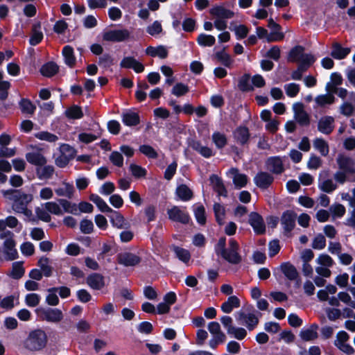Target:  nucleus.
<instances>
[{
	"label": "nucleus",
	"mask_w": 355,
	"mask_h": 355,
	"mask_svg": "<svg viewBox=\"0 0 355 355\" xmlns=\"http://www.w3.org/2000/svg\"><path fill=\"white\" fill-rule=\"evenodd\" d=\"M318 325L316 323L311 324L308 329H302L300 331V336L304 341H311L316 339L318 336L317 330Z\"/></svg>",
	"instance_id": "bb28decb"
},
{
	"label": "nucleus",
	"mask_w": 355,
	"mask_h": 355,
	"mask_svg": "<svg viewBox=\"0 0 355 355\" xmlns=\"http://www.w3.org/2000/svg\"><path fill=\"white\" fill-rule=\"evenodd\" d=\"M65 116L69 119H80L84 114L80 106L73 105L65 110Z\"/></svg>",
	"instance_id": "473e14b6"
},
{
	"label": "nucleus",
	"mask_w": 355,
	"mask_h": 355,
	"mask_svg": "<svg viewBox=\"0 0 355 355\" xmlns=\"http://www.w3.org/2000/svg\"><path fill=\"white\" fill-rule=\"evenodd\" d=\"M44 35L41 31V22H35L32 26L31 35L29 39V43L31 46H36L42 41Z\"/></svg>",
	"instance_id": "412c9836"
},
{
	"label": "nucleus",
	"mask_w": 355,
	"mask_h": 355,
	"mask_svg": "<svg viewBox=\"0 0 355 355\" xmlns=\"http://www.w3.org/2000/svg\"><path fill=\"white\" fill-rule=\"evenodd\" d=\"M212 141L218 149L223 148L227 144V139L225 134L220 132H214L211 136Z\"/></svg>",
	"instance_id": "37998d69"
},
{
	"label": "nucleus",
	"mask_w": 355,
	"mask_h": 355,
	"mask_svg": "<svg viewBox=\"0 0 355 355\" xmlns=\"http://www.w3.org/2000/svg\"><path fill=\"white\" fill-rule=\"evenodd\" d=\"M319 189L323 192L331 193L336 189L337 185L331 179H327L318 184Z\"/></svg>",
	"instance_id": "5fc2aeb1"
},
{
	"label": "nucleus",
	"mask_w": 355,
	"mask_h": 355,
	"mask_svg": "<svg viewBox=\"0 0 355 355\" xmlns=\"http://www.w3.org/2000/svg\"><path fill=\"white\" fill-rule=\"evenodd\" d=\"M268 27L271 31L269 37H268V42H278L284 38V34L281 32L282 26L276 23L272 18L268 19Z\"/></svg>",
	"instance_id": "f8f14e48"
},
{
	"label": "nucleus",
	"mask_w": 355,
	"mask_h": 355,
	"mask_svg": "<svg viewBox=\"0 0 355 355\" xmlns=\"http://www.w3.org/2000/svg\"><path fill=\"white\" fill-rule=\"evenodd\" d=\"M130 171L135 178H144L146 175V168L136 164H131L129 167Z\"/></svg>",
	"instance_id": "864d4df0"
},
{
	"label": "nucleus",
	"mask_w": 355,
	"mask_h": 355,
	"mask_svg": "<svg viewBox=\"0 0 355 355\" xmlns=\"http://www.w3.org/2000/svg\"><path fill=\"white\" fill-rule=\"evenodd\" d=\"M316 58L313 54L304 53L299 61L298 66H300V69H302L303 68L307 71L309 68L313 64Z\"/></svg>",
	"instance_id": "c9c22d12"
},
{
	"label": "nucleus",
	"mask_w": 355,
	"mask_h": 355,
	"mask_svg": "<svg viewBox=\"0 0 355 355\" xmlns=\"http://www.w3.org/2000/svg\"><path fill=\"white\" fill-rule=\"evenodd\" d=\"M295 119L301 126H307L310 124L309 116L305 110L295 115Z\"/></svg>",
	"instance_id": "774afa93"
},
{
	"label": "nucleus",
	"mask_w": 355,
	"mask_h": 355,
	"mask_svg": "<svg viewBox=\"0 0 355 355\" xmlns=\"http://www.w3.org/2000/svg\"><path fill=\"white\" fill-rule=\"evenodd\" d=\"M130 37V33L127 29L110 30L104 33L103 38L105 41L109 42H123L128 40Z\"/></svg>",
	"instance_id": "0eeeda50"
},
{
	"label": "nucleus",
	"mask_w": 355,
	"mask_h": 355,
	"mask_svg": "<svg viewBox=\"0 0 355 355\" xmlns=\"http://www.w3.org/2000/svg\"><path fill=\"white\" fill-rule=\"evenodd\" d=\"M121 68L132 69L135 72L139 73L144 71V65L133 56L124 57L120 62Z\"/></svg>",
	"instance_id": "ddd939ff"
},
{
	"label": "nucleus",
	"mask_w": 355,
	"mask_h": 355,
	"mask_svg": "<svg viewBox=\"0 0 355 355\" xmlns=\"http://www.w3.org/2000/svg\"><path fill=\"white\" fill-rule=\"evenodd\" d=\"M40 301V297L37 293H29L26 295L25 302L30 307L37 306Z\"/></svg>",
	"instance_id": "338daca9"
},
{
	"label": "nucleus",
	"mask_w": 355,
	"mask_h": 355,
	"mask_svg": "<svg viewBox=\"0 0 355 355\" xmlns=\"http://www.w3.org/2000/svg\"><path fill=\"white\" fill-rule=\"evenodd\" d=\"M40 313V318L42 320L49 322H59L63 319V313L58 309H41L37 310Z\"/></svg>",
	"instance_id": "39448f33"
},
{
	"label": "nucleus",
	"mask_w": 355,
	"mask_h": 355,
	"mask_svg": "<svg viewBox=\"0 0 355 355\" xmlns=\"http://www.w3.org/2000/svg\"><path fill=\"white\" fill-rule=\"evenodd\" d=\"M59 71V67L58 65L53 62L50 61L45 64H44L41 68H40V73L41 74L47 78H51L55 76L56 73H58Z\"/></svg>",
	"instance_id": "c85d7f7f"
},
{
	"label": "nucleus",
	"mask_w": 355,
	"mask_h": 355,
	"mask_svg": "<svg viewBox=\"0 0 355 355\" xmlns=\"http://www.w3.org/2000/svg\"><path fill=\"white\" fill-rule=\"evenodd\" d=\"M48 341L46 332L41 329H36L29 332L25 339L24 347L31 352H38L43 349Z\"/></svg>",
	"instance_id": "f257e3e1"
},
{
	"label": "nucleus",
	"mask_w": 355,
	"mask_h": 355,
	"mask_svg": "<svg viewBox=\"0 0 355 355\" xmlns=\"http://www.w3.org/2000/svg\"><path fill=\"white\" fill-rule=\"evenodd\" d=\"M123 123L126 126H136L140 123V116L138 113L128 110L121 114Z\"/></svg>",
	"instance_id": "aec40b11"
},
{
	"label": "nucleus",
	"mask_w": 355,
	"mask_h": 355,
	"mask_svg": "<svg viewBox=\"0 0 355 355\" xmlns=\"http://www.w3.org/2000/svg\"><path fill=\"white\" fill-rule=\"evenodd\" d=\"M213 336V338L209 341V345L211 349H216L219 344L223 343L227 338L223 332H220L219 334Z\"/></svg>",
	"instance_id": "052dcab7"
},
{
	"label": "nucleus",
	"mask_w": 355,
	"mask_h": 355,
	"mask_svg": "<svg viewBox=\"0 0 355 355\" xmlns=\"http://www.w3.org/2000/svg\"><path fill=\"white\" fill-rule=\"evenodd\" d=\"M26 159L28 163L37 166H43L47 162L46 158L39 152L27 153Z\"/></svg>",
	"instance_id": "393cba45"
},
{
	"label": "nucleus",
	"mask_w": 355,
	"mask_h": 355,
	"mask_svg": "<svg viewBox=\"0 0 355 355\" xmlns=\"http://www.w3.org/2000/svg\"><path fill=\"white\" fill-rule=\"evenodd\" d=\"M196 42L198 45L202 47L212 46L215 44L216 38L211 35H207L205 33H200L197 39Z\"/></svg>",
	"instance_id": "4c0bfd02"
},
{
	"label": "nucleus",
	"mask_w": 355,
	"mask_h": 355,
	"mask_svg": "<svg viewBox=\"0 0 355 355\" xmlns=\"http://www.w3.org/2000/svg\"><path fill=\"white\" fill-rule=\"evenodd\" d=\"M112 214L110 217V221L113 226L116 227L117 228H123L125 218L123 216L119 211L113 210V211L110 212Z\"/></svg>",
	"instance_id": "09e8293b"
},
{
	"label": "nucleus",
	"mask_w": 355,
	"mask_h": 355,
	"mask_svg": "<svg viewBox=\"0 0 355 355\" xmlns=\"http://www.w3.org/2000/svg\"><path fill=\"white\" fill-rule=\"evenodd\" d=\"M228 335L233 336L234 338L242 340L247 336V331L243 327H234L230 329H228Z\"/></svg>",
	"instance_id": "8fccbe9b"
},
{
	"label": "nucleus",
	"mask_w": 355,
	"mask_h": 355,
	"mask_svg": "<svg viewBox=\"0 0 355 355\" xmlns=\"http://www.w3.org/2000/svg\"><path fill=\"white\" fill-rule=\"evenodd\" d=\"M1 193L3 197L13 201L12 209L14 211H17L21 207H27L28 204L33 200L31 194L25 193L21 189H10L1 190Z\"/></svg>",
	"instance_id": "f03ea898"
},
{
	"label": "nucleus",
	"mask_w": 355,
	"mask_h": 355,
	"mask_svg": "<svg viewBox=\"0 0 355 355\" xmlns=\"http://www.w3.org/2000/svg\"><path fill=\"white\" fill-rule=\"evenodd\" d=\"M55 169L52 165H44L42 168H37L36 174L40 180L50 179Z\"/></svg>",
	"instance_id": "58836bf2"
},
{
	"label": "nucleus",
	"mask_w": 355,
	"mask_h": 355,
	"mask_svg": "<svg viewBox=\"0 0 355 355\" xmlns=\"http://www.w3.org/2000/svg\"><path fill=\"white\" fill-rule=\"evenodd\" d=\"M63 184L64 185V188L60 187L55 189V193L58 196H65L71 199L73 197L74 192V187L73 184L68 182H64Z\"/></svg>",
	"instance_id": "c03bdc74"
},
{
	"label": "nucleus",
	"mask_w": 355,
	"mask_h": 355,
	"mask_svg": "<svg viewBox=\"0 0 355 355\" xmlns=\"http://www.w3.org/2000/svg\"><path fill=\"white\" fill-rule=\"evenodd\" d=\"M189 92V87L187 85L182 83H176L171 91V94L176 96H182Z\"/></svg>",
	"instance_id": "3c124183"
},
{
	"label": "nucleus",
	"mask_w": 355,
	"mask_h": 355,
	"mask_svg": "<svg viewBox=\"0 0 355 355\" xmlns=\"http://www.w3.org/2000/svg\"><path fill=\"white\" fill-rule=\"evenodd\" d=\"M209 180L214 191L217 193L218 196L227 197V190L221 178L217 175L212 174L209 178Z\"/></svg>",
	"instance_id": "f3484780"
},
{
	"label": "nucleus",
	"mask_w": 355,
	"mask_h": 355,
	"mask_svg": "<svg viewBox=\"0 0 355 355\" xmlns=\"http://www.w3.org/2000/svg\"><path fill=\"white\" fill-rule=\"evenodd\" d=\"M194 216L198 223L204 225L207 222L205 209L202 205L198 206L194 210Z\"/></svg>",
	"instance_id": "de8ad7c7"
},
{
	"label": "nucleus",
	"mask_w": 355,
	"mask_h": 355,
	"mask_svg": "<svg viewBox=\"0 0 355 355\" xmlns=\"http://www.w3.org/2000/svg\"><path fill=\"white\" fill-rule=\"evenodd\" d=\"M117 261L124 266H135L140 263L141 258L132 252H125L117 255Z\"/></svg>",
	"instance_id": "9b49d317"
},
{
	"label": "nucleus",
	"mask_w": 355,
	"mask_h": 355,
	"mask_svg": "<svg viewBox=\"0 0 355 355\" xmlns=\"http://www.w3.org/2000/svg\"><path fill=\"white\" fill-rule=\"evenodd\" d=\"M221 257L231 264H239L242 261V257L239 253V251H231L227 249L221 255Z\"/></svg>",
	"instance_id": "7c9ffc66"
},
{
	"label": "nucleus",
	"mask_w": 355,
	"mask_h": 355,
	"mask_svg": "<svg viewBox=\"0 0 355 355\" xmlns=\"http://www.w3.org/2000/svg\"><path fill=\"white\" fill-rule=\"evenodd\" d=\"M266 165L274 174H281L285 170L283 161L279 156L268 157L266 160Z\"/></svg>",
	"instance_id": "dca6fc26"
},
{
	"label": "nucleus",
	"mask_w": 355,
	"mask_h": 355,
	"mask_svg": "<svg viewBox=\"0 0 355 355\" xmlns=\"http://www.w3.org/2000/svg\"><path fill=\"white\" fill-rule=\"evenodd\" d=\"M209 13L219 19H231L234 16V12L223 6L216 5L209 10Z\"/></svg>",
	"instance_id": "4be33fe9"
},
{
	"label": "nucleus",
	"mask_w": 355,
	"mask_h": 355,
	"mask_svg": "<svg viewBox=\"0 0 355 355\" xmlns=\"http://www.w3.org/2000/svg\"><path fill=\"white\" fill-rule=\"evenodd\" d=\"M35 137L40 140L46 141L51 143L55 142L58 140V137L57 135L47 131L39 132L35 135Z\"/></svg>",
	"instance_id": "603ef678"
},
{
	"label": "nucleus",
	"mask_w": 355,
	"mask_h": 355,
	"mask_svg": "<svg viewBox=\"0 0 355 355\" xmlns=\"http://www.w3.org/2000/svg\"><path fill=\"white\" fill-rule=\"evenodd\" d=\"M87 284L94 290H101L105 286L104 277L100 273H92L87 277Z\"/></svg>",
	"instance_id": "6ab92c4d"
},
{
	"label": "nucleus",
	"mask_w": 355,
	"mask_h": 355,
	"mask_svg": "<svg viewBox=\"0 0 355 355\" xmlns=\"http://www.w3.org/2000/svg\"><path fill=\"white\" fill-rule=\"evenodd\" d=\"M250 75L244 73L239 80L238 87L243 92L252 91L254 87L250 84Z\"/></svg>",
	"instance_id": "a19ab883"
},
{
	"label": "nucleus",
	"mask_w": 355,
	"mask_h": 355,
	"mask_svg": "<svg viewBox=\"0 0 355 355\" xmlns=\"http://www.w3.org/2000/svg\"><path fill=\"white\" fill-rule=\"evenodd\" d=\"M255 185L261 190L268 189L274 182V176L266 171H259L254 177Z\"/></svg>",
	"instance_id": "20e7f679"
},
{
	"label": "nucleus",
	"mask_w": 355,
	"mask_h": 355,
	"mask_svg": "<svg viewBox=\"0 0 355 355\" xmlns=\"http://www.w3.org/2000/svg\"><path fill=\"white\" fill-rule=\"evenodd\" d=\"M139 151L150 159H156L158 157L157 151L150 145H141L139 146Z\"/></svg>",
	"instance_id": "6e6d98bb"
},
{
	"label": "nucleus",
	"mask_w": 355,
	"mask_h": 355,
	"mask_svg": "<svg viewBox=\"0 0 355 355\" xmlns=\"http://www.w3.org/2000/svg\"><path fill=\"white\" fill-rule=\"evenodd\" d=\"M297 214L291 209L284 211L281 216V223L285 233H290L295 227Z\"/></svg>",
	"instance_id": "423d86ee"
},
{
	"label": "nucleus",
	"mask_w": 355,
	"mask_h": 355,
	"mask_svg": "<svg viewBox=\"0 0 355 355\" xmlns=\"http://www.w3.org/2000/svg\"><path fill=\"white\" fill-rule=\"evenodd\" d=\"M330 211L332 214L333 217L341 218L343 217L346 211L344 205L340 203L332 205L329 208Z\"/></svg>",
	"instance_id": "13d9d810"
},
{
	"label": "nucleus",
	"mask_w": 355,
	"mask_h": 355,
	"mask_svg": "<svg viewBox=\"0 0 355 355\" xmlns=\"http://www.w3.org/2000/svg\"><path fill=\"white\" fill-rule=\"evenodd\" d=\"M334 118L331 116L321 117L318 123V130L324 135H330L334 129Z\"/></svg>",
	"instance_id": "2eb2a0df"
},
{
	"label": "nucleus",
	"mask_w": 355,
	"mask_h": 355,
	"mask_svg": "<svg viewBox=\"0 0 355 355\" xmlns=\"http://www.w3.org/2000/svg\"><path fill=\"white\" fill-rule=\"evenodd\" d=\"M314 147L322 156H327L329 152L328 143L322 138H317L313 142Z\"/></svg>",
	"instance_id": "49530a36"
},
{
	"label": "nucleus",
	"mask_w": 355,
	"mask_h": 355,
	"mask_svg": "<svg viewBox=\"0 0 355 355\" xmlns=\"http://www.w3.org/2000/svg\"><path fill=\"white\" fill-rule=\"evenodd\" d=\"M280 269L284 276L290 281L297 279L299 276L296 268L290 262H284L280 265Z\"/></svg>",
	"instance_id": "b1692460"
},
{
	"label": "nucleus",
	"mask_w": 355,
	"mask_h": 355,
	"mask_svg": "<svg viewBox=\"0 0 355 355\" xmlns=\"http://www.w3.org/2000/svg\"><path fill=\"white\" fill-rule=\"evenodd\" d=\"M315 101L318 105L324 107L326 105L333 104L335 101V97L332 94L327 93L326 94L318 95L316 96Z\"/></svg>",
	"instance_id": "a18cd8bd"
},
{
	"label": "nucleus",
	"mask_w": 355,
	"mask_h": 355,
	"mask_svg": "<svg viewBox=\"0 0 355 355\" xmlns=\"http://www.w3.org/2000/svg\"><path fill=\"white\" fill-rule=\"evenodd\" d=\"M168 218L173 221L187 225L191 219L189 214L181 210L178 207L173 206L168 211Z\"/></svg>",
	"instance_id": "9d476101"
},
{
	"label": "nucleus",
	"mask_w": 355,
	"mask_h": 355,
	"mask_svg": "<svg viewBox=\"0 0 355 355\" xmlns=\"http://www.w3.org/2000/svg\"><path fill=\"white\" fill-rule=\"evenodd\" d=\"M144 214L147 218V223H151L156 219V207L153 205H148L144 209Z\"/></svg>",
	"instance_id": "0e129e2a"
},
{
	"label": "nucleus",
	"mask_w": 355,
	"mask_h": 355,
	"mask_svg": "<svg viewBox=\"0 0 355 355\" xmlns=\"http://www.w3.org/2000/svg\"><path fill=\"white\" fill-rule=\"evenodd\" d=\"M23 261H15L12 266V272L10 276L14 279H19L21 278L24 273L25 269L23 266Z\"/></svg>",
	"instance_id": "79ce46f5"
},
{
	"label": "nucleus",
	"mask_w": 355,
	"mask_h": 355,
	"mask_svg": "<svg viewBox=\"0 0 355 355\" xmlns=\"http://www.w3.org/2000/svg\"><path fill=\"white\" fill-rule=\"evenodd\" d=\"M235 318L242 324H245L249 331H252L259 324V318L253 313L239 311L236 312Z\"/></svg>",
	"instance_id": "7ed1b4c3"
},
{
	"label": "nucleus",
	"mask_w": 355,
	"mask_h": 355,
	"mask_svg": "<svg viewBox=\"0 0 355 355\" xmlns=\"http://www.w3.org/2000/svg\"><path fill=\"white\" fill-rule=\"evenodd\" d=\"M173 250L176 256V257L181 261L184 263H188L191 259V253L190 252L183 248L174 245Z\"/></svg>",
	"instance_id": "e433bc0d"
},
{
	"label": "nucleus",
	"mask_w": 355,
	"mask_h": 355,
	"mask_svg": "<svg viewBox=\"0 0 355 355\" xmlns=\"http://www.w3.org/2000/svg\"><path fill=\"white\" fill-rule=\"evenodd\" d=\"M351 52V49L348 47H343L338 42H334L332 44V50L331 55L336 60L345 59Z\"/></svg>",
	"instance_id": "5701e85b"
},
{
	"label": "nucleus",
	"mask_w": 355,
	"mask_h": 355,
	"mask_svg": "<svg viewBox=\"0 0 355 355\" xmlns=\"http://www.w3.org/2000/svg\"><path fill=\"white\" fill-rule=\"evenodd\" d=\"M304 47L301 45H296L293 47L288 54V61L291 62H299L302 54L304 53Z\"/></svg>",
	"instance_id": "2f4dec72"
},
{
	"label": "nucleus",
	"mask_w": 355,
	"mask_h": 355,
	"mask_svg": "<svg viewBox=\"0 0 355 355\" xmlns=\"http://www.w3.org/2000/svg\"><path fill=\"white\" fill-rule=\"evenodd\" d=\"M233 136L236 141L241 146H245L248 144L250 134L248 127L240 125L233 132Z\"/></svg>",
	"instance_id": "4468645a"
},
{
	"label": "nucleus",
	"mask_w": 355,
	"mask_h": 355,
	"mask_svg": "<svg viewBox=\"0 0 355 355\" xmlns=\"http://www.w3.org/2000/svg\"><path fill=\"white\" fill-rule=\"evenodd\" d=\"M216 221L219 225H223L225 216V209L223 205L218 202H215L213 207Z\"/></svg>",
	"instance_id": "ea45409f"
},
{
	"label": "nucleus",
	"mask_w": 355,
	"mask_h": 355,
	"mask_svg": "<svg viewBox=\"0 0 355 355\" xmlns=\"http://www.w3.org/2000/svg\"><path fill=\"white\" fill-rule=\"evenodd\" d=\"M336 162L340 170L355 175V164L351 157L340 153L336 158Z\"/></svg>",
	"instance_id": "6e6552de"
},
{
	"label": "nucleus",
	"mask_w": 355,
	"mask_h": 355,
	"mask_svg": "<svg viewBox=\"0 0 355 355\" xmlns=\"http://www.w3.org/2000/svg\"><path fill=\"white\" fill-rule=\"evenodd\" d=\"M284 88L286 95L291 98L295 97L300 89V85L294 83L286 85Z\"/></svg>",
	"instance_id": "680f3d73"
},
{
	"label": "nucleus",
	"mask_w": 355,
	"mask_h": 355,
	"mask_svg": "<svg viewBox=\"0 0 355 355\" xmlns=\"http://www.w3.org/2000/svg\"><path fill=\"white\" fill-rule=\"evenodd\" d=\"M19 106L23 114H33L36 110V106L28 98H21L19 103Z\"/></svg>",
	"instance_id": "72a5a7b5"
},
{
	"label": "nucleus",
	"mask_w": 355,
	"mask_h": 355,
	"mask_svg": "<svg viewBox=\"0 0 355 355\" xmlns=\"http://www.w3.org/2000/svg\"><path fill=\"white\" fill-rule=\"evenodd\" d=\"M232 171L235 172L233 178V183L236 189H241L245 187L248 183V178L244 173H239L237 168H232Z\"/></svg>",
	"instance_id": "f704fd0d"
},
{
	"label": "nucleus",
	"mask_w": 355,
	"mask_h": 355,
	"mask_svg": "<svg viewBox=\"0 0 355 355\" xmlns=\"http://www.w3.org/2000/svg\"><path fill=\"white\" fill-rule=\"evenodd\" d=\"M249 224L256 234L260 235L266 232V225L263 217L257 212L252 211L249 215Z\"/></svg>",
	"instance_id": "1a4fd4ad"
},
{
	"label": "nucleus",
	"mask_w": 355,
	"mask_h": 355,
	"mask_svg": "<svg viewBox=\"0 0 355 355\" xmlns=\"http://www.w3.org/2000/svg\"><path fill=\"white\" fill-rule=\"evenodd\" d=\"M241 306V301L236 295L230 296L227 300L221 304V311L225 313H230L235 308Z\"/></svg>",
	"instance_id": "cd10ccee"
},
{
	"label": "nucleus",
	"mask_w": 355,
	"mask_h": 355,
	"mask_svg": "<svg viewBox=\"0 0 355 355\" xmlns=\"http://www.w3.org/2000/svg\"><path fill=\"white\" fill-rule=\"evenodd\" d=\"M62 53L65 64L69 67H73L76 64V57L73 47L69 45L64 46L62 49Z\"/></svg>",
	"instance_id": "c756f323"
},
{
	"label": "nucleus",
	"mask_w": 355,
	"mask_h": 355,
	"mask_svg": "<svg viewBox=\"0 0 355 355\" xmlns=\"http://www.w3.org/2000/svg\"><path fill=\"white\" fill-rule=\"evenodd\" d=\"M98 64L105 69L109 68L114 64V58L110 53H104L99 57Z\"/></svg>",
	"instance_id": "4d7b16f0"
},
{
	"label": "nucleus",
	"mask_w": 355,
	"mask_h": 355,
	"mask_svg": "<svg viewBox=\"0 0 355 355\" xmlns=\"http://www.w3.org/2000/svg\"><path fill=\"white\" fill-rule=\"evenodd\" d=\"M216 58L225 67H230L232 64L230 55L225 52L223 49L222 51L216 53Z\"/></svg>",
	"instance_id": "bf43d9fd"
},
{
	"label": "nucleus",
	"mask_w": 355,
	"mask_h": 355,
	"mask_svg": "<svg viewBox=\"0 0 355 355\" xmlns=\"http://www.w3.org/2000/svg\"><path fill=\"white\" fill-rule=\"evenodd\" d=\"M326 246V239L322 234H318L312 243V248L316 250H322Z\"/></svg>",
	"instance_id": "e2e57ef3"
},
{
	"label": "nucleus",
	"mask_w": 355,
	"mask_h": 355,
	"mask_svg": "<svg viewBox=\"0 0 355 355\" xmlns=\"http://www.w3.org/2000/svg\"><path fill=\"white\" fill-rule=\"evenodd\" d=\"M16 243L13 239H6L3 243L4 252L6 260L12 261L18 258V252L15 248Z\"/></svg>",
	"instance_id": "a211bd4d"
},
{
	"label": "nucleus",
	"mask_w": 355,
	"mask_h": 355,
	"mask_svg": "<svg viewBox=\"0 0 355 355\" xmlns=\"http://www.w3.org/2000/svg\"><path fill=\"white\" fill-rule=\"evenodd\" d=\"M80 229L83 234H91L94 230V224L91 220L83 219L80 223Z\"/></svg>",
	"instance_id": "69168bd1"
},
{
	"label": "nucleus",
	"mask_w": 355,
	"mask_h": 355,
	"mask_svg": "<svg viewBox=\"0 0 355 355\" xmlns=\"http://www.w3.org/2000/svg\"><path fill=\"white\" fill-rule=\"evenodd\" d=\"M175 195L184 202L189 201L193 198V191L185 184H181L177 187Z\"/></svg>",
	"instance_id": "a878e982"
}]
</instances>
